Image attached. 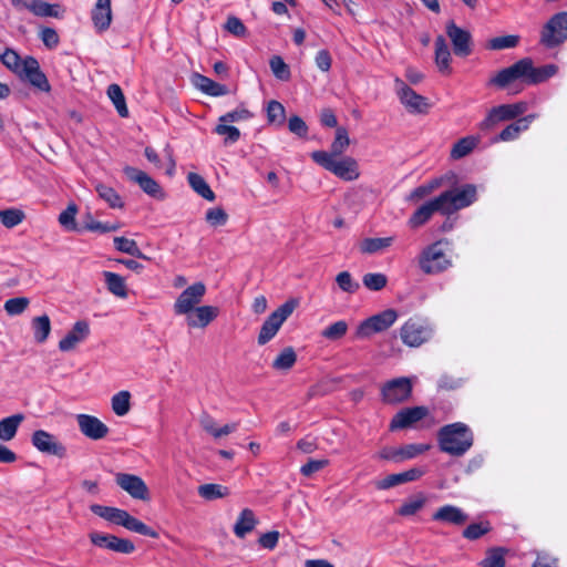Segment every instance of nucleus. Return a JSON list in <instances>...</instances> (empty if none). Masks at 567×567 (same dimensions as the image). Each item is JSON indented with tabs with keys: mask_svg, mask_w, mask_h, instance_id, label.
<instances>
[{
	"mask_svg": "<svg viewBox=\"0 0 567 567\" xmlns=\"http://www.w3.org/2000/svg\"><path fill=\"white\" fill-rule=\"evenodd\" d=\"M434 213L443 215V206L437 197L421 205L409 218L408 225L410 228L415 229L426 224Z\"/></svg>",
	"mask_w": 567,
	"mask_h": 567,
	"instance_id": "nucleus-23",
	"label": "nucleus"
},
{
	"mask_svg": "<svg viewBox=\"0 0 567 567\" xmlns=\"http://www.w3.org/2000/svg\"><path fill=\"white\" fill-rule=\"evenodd\" d=\"M350 145V138L348 131L344 127H338L336 131V137L330 146L328 154H333V157H339Z\"/></svg>",
	"mask_w": 567,
	"mask_h": 567,
	"instance_id": "nucleus-48",
	"label": "nucleus"
},
{
	"mask_svg": "<svg viewBox=\"0 0 567 567\" xmlns=\"http://www.w3.org/2000/svg\"><path fill=\"white\" fill-rule=\"evenodd\" d=\"M423 474L424 472L422 470L414 467L402 473L388 475L386 477L377 481L374 485L378 489L384 491L408 482L416 481Z\"/></svg>",
	"mask_w": 567,
	"mask_h": 567,
	"instance_id": "nucleus-28",
	"label": "nucleus"
},
{
	"mask_svg": "<svg viewBox=\"0 0 567 567\" xmlns=\"http://www.w3.org/2000/svg\"><path fill=\"white\" fill-rule=\"evenodd\" d=\"M78 206L74 203L68 205V207L59 215L60 225L69 230L75 231L79 230L78 224L75 221V216L78 214Z\"/></svg>",
	"mask_w": 567,
	"mask_h": 567,
	"instance_id": "nucleus-51",
	"label": "nucleus"
},
{
	"mask_svg": "<svg viewBox=\"0 0 567 567\" xmlns=\"http://www.w3.org/2000/svg\"><path fill=\"white\" fill-rule=\"evenodd\" d=\"M431 327L415 318L409 319L400 330V337L404 344L408 347H420L427 342L432 337Z\"/></svg>",
	"mask_w": 567,
	"mask_h": 567,
	"instance_id": "nucleus-9",
	"label": "nucleus"
},
{
	"mask_svg": "<svg viewBox=\"0 0 567 567\" xmlns=\"http://www.w3.org/2000/svg\"><path fill=\"white\" fill-rule=\"evenodd\" d=\"M347 331L348 323L344 320H339L322 330L321 336L327 340L337 341L344 337Z\"/></svg>",
	"mask_w": 567,
	"mask_h": 567,
	"instance_id": "nucleus-55",
	"label": "nucleus"
},
{
	"mask_svg": "<svg viewBox=\"0 0 567 567\" xmlns=\"http://www.w3.org/2000/svg\"><path fill=\"white\" fill-rule=\"evenodd\" d=\"M567 41V11L554 14L543 27L539 42L547 49H554Z\"/></svg>",
	"mask_w": 567,
	"mask_h": 567,
	"instance_id": "nucleus-7",
	"label": "nucleus"
},
{
	"mask_svg": "<svg viewBox=\"0 0 567 567\" xmlns=\"http://www.w3.org/2000/svg\"><path fill=\"white\" fill-rule=\"evenodd\" d=\"M218 315L219 309L215 306H198L186 315V322L190 328H205L215 320Z\"/></svg>",
	"mask_w": 567,
	"mask_h": 567,
	"instance_id": "nucleus-26",
	"label": "nucleus"
},
{
	"mask_svg": "<svg viewBox=\"0 0 567 567\" xmlns=\"http://www.w3.org/2000/svg\"><path fill=\"white\" fill-rule=\"evenodd\" d=\"M363 285L372 291H379L386 286L388 279L383 274H365L363 276Z\"/></svg>",
	"mask_w": 567,
	"mask_h": 567,
	"instance_id": "nucleus-60",
	"label": "nucleus"
},
{
	"mask_svg": "<svg viewBox=\"0 0 567 567\" xmlns=\"http://www.w3.org/2000/svg\"><path fill=\"white\" fill-rule=\"evenodd\" d=\"M336 281L339 288L348 293H354L359 288V282L354 281L349 271H341L337 275Z\"/></svg>",
	"mask_w": 567,
	"mask_h": 567,
	"instance_id": "nucleus-58",
	"label": "nucleus"
},
{
	"mask_svg": "<svg viewBox=\"0 0 567 567\" xmlns=\"http://www.w3.org/2000/svg\"><path fill=\"white\" fill-rule=\"evenodd\" d=\"M80 432L90 440L99 441L104 439L110 429L100 419L90 414H78L75 416Z\"/></svg>",
	"mask_w": 567,
	"mask_h": 567,
	"instance_id": "nucleus-20",
	"label": "nucleus"
},
{
	"mask_svg": "<svg viewBox=\"0 0 567 567\" xmlns=\"http://www.w3.org/2000/svg\"><path fill=\"white\" fill-rule=\"evenodd\" d=\"M115 482L132 498L140 501L150 499L148 487L140 476L128 473H117L115 475Z\"/></svg>",
	"mask_w": 567,
	"mask_h": 567,
	"instance_id": "nucleus-15",
	"label": "nucleus"
},
{
	"mask_svg": "<svg viewBox=\"0 0 567 567\" xmlns=\"http://www.w3.org/2000/svg\"><path fill=\"white\" fill-rule=\"evenodd\" d=\"M394 243V237H381V238H364L359 245V249L362 254L372 255L381 252Z\"/></svg>",
	"mask_w": 567,
	"mask_h": 567,
	"instance_id": "nucleus-33",
	"label": "nucleus"
},
{
	"mask_svg": "<svg viewBox=\"0 0 567 567\" xmlns=\"http://www.w3.org/2000/svg\"><path fill=\"white\" fill-rule=\"evenodd\" d=\"M257 523L258 520L254 512L249 508H245L240 512L235 523L234 533L237 537L244 538L256 527Z\"/></svg>",
	"mask_w": 567,
	"mask_h": 567,
	"instance_id": "nucleus-32",
	"label": "nucleus"
},
{
	"mask_svg": "<svg viewBox=\"0 0 567 567\" xmlns=\"http://www.w3.org/2000/svg\"><path fill=\"white\" fill-rule=\"evenodd\" d=\"M434 54H435V64L439 71L443 74H450L452 72L451 61L452 55L446 43V40L443 35H439L434 41Z\"/></svg>",
	"mask_w": 567,
	"mask_h": 567,
	"instance_id": "nucleus-30",
	"label": "nucleus"
},
{
	"mask_svg": "<svg viewBox=\"0 0 567 567\" xmlns=\"http://www.w3.org/2000/svg\"><path fill=\"white\" fill-rule=\"evenodd\" d=\"M107 96L113 102L117 113L122 117L128 116V109L126 106L125 96L120 85L111 84L107 87Z\"/></svg>",
	"mask_w": 567,
	"mask_h": 567,
	"instance_id": "nucleus-44",
	"label": "nucleus"
},
{
	"mask_svg": "<svg viewBox=\"0 0 567 567\" xmlns=\"http://www.w3.org/2000/svg\"><path fill=\"white\" fill-rule=\"evenodd\" d=\"M477 143H478L477 137H474V136L463 137L454 144V146L451 151V156L454 159L462 158V157L468 155L475 148Z\"/></svg>",
	"mask_w": 567,
	"mask_h": 567,
	"instance_id": "nucleus-47",
	"label": "nucleus"
},
{
	"mask_svg": "<svg viewBox=\"0 0 567 567\" xmlns=\"http://www.w3.org/2000/svg\"><path fill=\"white\" fill-rule=\"evenodd\" d=\"M225 28L229 33L236 37H244L247 32V29L241 20L234 16L228 17Z\"/></svg>",
	"mask_w": 567,
	"mask_h": 567,
	"instance_id": "nucleus-64",
	"label": "nucleus"
},
{
	"mask_svg": "<svg viewBox=\"0 0 567 567\" xmlns=\"http://www.w3.org/2000/svg\"><path fill=\"white\" fill-rule=\"evenodd\" d=\"M214 132L218 135L226 136L225 143H235L240 137V132L237 127L227 125V123L219 122Z\"/></svg>",
	"mask_w": 567,
	"mask_h": 567,
	"instance_id": "nucleus-61",
	"label": "nucleus"
},
{
	"mask_svg": "<svg viewBox=\"0 0 567 567\" xmlns=\"http://www.w3.org/2000/svg\"><path fill=\"white\" fill-rule=\"evenodd\" d=\"M296 307L297 301L288 300L270 313L262 323L258 334V343L260 346L266 344L277 334L282 323L293 312Z\"/></svg>",
	"mask_w": 567,
	"mask_h": 567,
	"instance_id": "nucleus-8",
	"label": "nucleus"
},
{
	"mask_svg": "<svg viewBox=\"0 0 567 567\" xmlns=\"http://www.w3.org/2000/svg\"><path fill=\"white\" fill-rule=\"evenodd\" d=\"M30 301L25 297L8 299L4 302V310L10 316L21 315L29 306Z\"/></svg>",
	"mask_w": 567,
	"mask_h": 567,
	"instance_id": "nucleus-59",
	"label": "nucleus"
},
{
	"mask_svg": "<svg viewBox=\"0 0 567 567\" xmlns=\"http://www.w3.org/2000/svg\"><path fill=\"white\" fill-rule=\"evenodd\" d=\"M473 443V431L465 423L446 424L437 431V444L441 452L451 456H463L470 451Z\"/></svg>",
	"mask_w": 567,
	"mask_h": 567,
	"instance_id": "nucleus-2",
	"label": "nucleus"
},
{
	"mask_svg": "<svg viewBox=\"0 0 567 567\" xmlns=\"http://www.w3.org/2000/svg\"><path fill=\"white\" fill-rule=\"evenodd\" d=\"M435 522L446 523L454 526H463L468 520V515L455 505H443L432 515Z\"/></svg>",
	"mask_w": 567,
	"mask_h": 567,
	"instance_id": "nucleus-25",
	"label": "nucleus"
},
{
	"mask_svg": "<svg viewBox=\"0 0 567 567\" xmlns=\"http://www.w3.org/2000/svg\"><path fill=\"white\" fill-rule=\"evenodd\" d=\"M286 111L284 105L278 101H270L267 106L268 122L271 124L282 125L285 122Z\"/></svg>",
	"mask_w": 567,
	"mask_h": 567,
	"instance_id": "nucleus-56",
	"label": "nucleus"
},
{
	"mask_svg": "<svg viewBox=\"0 0 567 567\" xmlns=\"http://www.w3.org/2000/svg\"><path fill=\"white\" fill-rule=\"evenodd\" d=\"M206 293V286L198 281L181 292L174 302V312L178 316H186L192 312L202 302Z\"/></svg>",
	"mask_w": 567,
	"mask_h": 567,
	"instance_id": "nucleus-10",
	"label": "nucleus"
},
{
	"mask_svg": "<svg viewBox=\"0 0 567 567\" xmlns=\"http://www.w3.org/2000/svg\"><path fill=\"white\" fill-rule=\"evenodd\" d=\"M195 84L202 92L210 96H223L228 93L226 85L217 83L212 79L200 74L196 75Z\"/></svg>",
	"mask_w": 567,
	"mask_h": 567,
	"instance_id": "nucleus-36",
	"label": "nucleus"
},
{
	"mask_svg": "<svg viewBox=\"0 0 567 567\" xmlns=\"http://www.w3.org/2000/svg\"><path fill=\"white\" fill-rule=\"evenodd\" d=\"M395 92L400 102L410 113L423 114L430 109V103L425 96L417 94L408 86L401 79H395Z\"/></svg>",
	"mask_w": 567,
	"mask_h": 567,
	"instance_id": "nucleus-12",
	"label": "nucleus"
},
{
	"mask_svg": "<svg viewBox=\"0 0 567 567\" xmlns=\"http://www.w3.org/2000/svg\"><path fill=\"white\" fill-rule=\"evenodd\" d=\"M443 206V215L450 216L471 206L477 199V188L473 184H465L443 192L439 195Z\"/></svg>",
	"mask_w": 567,
	"mask_h": 567,
	"instance_id": "nucleus-6",
	"label": "nucleus"
},
{
	"mask_svg": "<svg viewBox=\"0 0 567 567\" xmlns=\"http://www.w3.org/2000/svg\"><path fill=\"white\" fill-rule=\"evenodd\" d=\"M103 277L106 288L112 295L122 299L127 297L128 292L123 277L112 271H103Z\"/></svg>",
	"mask_w": 567,
	"mask_h": 567,
	"instance_id": "nucleus-34",
	"label": "nucleus"
},
{
	"mask_svg": "<svg viewBox=\"0 0 567 567\" xmlns=\"http://www.w3.org/2000/svg\"><path fill=\"white\" fill-rule=\"evenodd\" d=\"M25 7L35 16L38 17H53L59 18V6L58 4H50L48 2H44L42 0H33L29 4H25Z\"/></svg>",
	"mask_w": 567,
	"mask_h": 567,
	"instance_id": "nucleus-45",
	"label": "nucleus"
},
{
	"mask_svg": "<svg viewBox=\"0 0 567 567\" xmlns=\"http://www.w3.org/2000/svg\"><path fill=\"white\" fill-rule=\"evenodd\" d=\"M25 218L23 210L18 208H8L0 210V221L7 228H13L21 224Z\"/></svg>",
	"mask_w": 567,
	"mask_h": 567,
	"instance_id": "nucleus-50",
	"label": "nucleus"
},
{
	"mask_svg": "<svg viewBox=\"0 0 567 567\" xmlns=\"http://www.w3.org/2000/svg\"><path fill=\"white\" fill-rule=\"evenodd\" d=\"M92 21L99 32L110 28L112 22L111 0H97L92 10Z\"/></svg>",
	"mask_w": 567,
	"mask_h": 567,
	"instance_id": "nucleus-29",
	"label": "nucleus"
},
{
	"mask_svg": "<svg viewBox=\"0 0 567 567\" xmlns=\"http://www.w3.org/2000/svg\"><path fill=\"white\" fill-rule=\"evenodd\" d=\"M124 174L131 182L137 184L148 196L157 199L164 198V193L159 184L145 172L132 166H126L124 167Z\"/></svg>",
	"mask_w": 567,
	"mask_h": 567,
	"instance_id": "nucleus-17",
	"label": "nucleus"
},
{
	"mask_svg": "<svg viewBox=\"0 0 567 567\" xmlns=\"http://www.w3.org/2000/svg\"><path fill=\"white\" fill-rule=\"evenodd\" d=\"M198 495L206 501L224 498L230 494L227 486L220 484H203L197 488Z\"/></svg>",
	"mask_w": 567,
	"mask_h": 567,
	"instance_id": "nucleus-39",
	"label": "nucleus"
},
{
	"mask_svg": "<svg viewBox=\"0 0 567 567\" xmlns=\"http://www.w3.org/2000/svg\"><path fill=\"white\" fill-rule=\"evenodd\" d=\"M311 158L341 179L354 181L360 176L358 162L353 157L338 158L326 151H316L311 153Z\"/></svg>",
	"mask_w": 567,
	"mask_h": 567,
	"instance_id": "nucleus-4",
	"label": "nucleus"
},
{
	"mask_svg": "<svg viewBox=\"0 0 567 567\" xmlns=\"http://www.w3.org/2000/svg\"><path fill=\"white\" fill-rule=\"evenodd\" d=\"M252 116V114L246 109H237L235 111L228 112L219 117V122L221 123H233L239 122L244 120H248Z\"/></svg>",
	"mask_w": 567,
	"mask_h": 567,
	"instance_id": "nucleus-63",
	"label": "nucleus"
},
{
	"mask_svg": "<svg viewBox=\"0 0 567 567\" xmlns=\"http://www.w3.org/2000/svg\"><path fill=\"white\" fill-rule=\"evenodd\" d=\"M536 114H528L508 124L492 140L493 143L516 141L523 132L529 128V125L536 120Z\"/></svg>",
	"mask_w": 567,
	"mask_h": 567,
	"instance_id": "nucleus-24",
	"label": "nucleus"
},
{
	"mask_svg": "<svg viewBox=\"0 0 567 567\" xmlns=\"http://www.w3.org/2000/svg\"><path fill=\"white\" fill-rule=\"evenodd\" d=\"M429 413L425 406L406 408L399 411L390 423V430L406 429L421 421Z\"/></svg>",
	"mask_w": 567,
	"mask_h": 567,
	"instance_id": "nucleus-21",
	"label": "nucleus"
},
{
	"mask_svg": "<svg viewBox=\"0 0 567 567\" xmlns=\"http://www.w3.org/2000/svg\"><path fill=\"white\" fill-rule=\"evenodd\" d=\"M269 65L274 75L281 81L290 79V70L281 56L275 55L270 59Z\"/></svg>",
	"mask_w": 567,
	"mask_h": 567,
	"instance_id": "nucleus-57",
	"label": "nucleus"
},
{
	"mask_svg": "<svg viewBox=\"0 0 567 567\" xmlns=\"http://www.w3.org/2000/svg\"><path fill=\"white\" fill-rule=\"evenodd\" d=\"M557 72L558 66L555 64H546L535 68L530 58H524L513 65L501 70L489 80L488 84L504 89L509 83L520 80L527 85H535L547 81Z\"/></svg>",
	"mask_w": 567,
	"mask_h": 567,
	"instance_id": "nucleus-1",
	"label": "nucleus"
},
{
	"mask_svg": "<svg viewBox=\"0 0 567 567\" xmlns=\"http://www.w3.org/2000/svg\"><path fill=\"white\" fill-rule=\"evenodd\" d=\"M430 449L429 444H406L401 447H383L379 453L378 457L395 463L411 460L417 455L426 452Z\"/></svg>",
	"mask_w": 567,
	"mask_h": 567,
	"instance_id": "nucleus-16",
	"label": "nucleus"
},
{
	"mask_svg": "<svg viewBox=\"0 0 567 567\" xmlns=\"http://www.w3.org/2000/svg\"><path fill=\"white\" fill-rule=\"evenodd\" d=\"M0 59L1 62L17 75H20L24 69V60H22L20 55L11 49H7Z\"/></svg>",
	"mask_w": 567,
	"mask_h": 567,
	"instance_id": "nucleus-52",
	"label": "nucleus"
},
{
	"mask_svg": "<svg viewBox=\"0 0 567 567\" xmlns=\"http://www.w3.org/2000/svg\"><path fill=\"white\" fill-rule=\"evenodd\" d=\"M396 319L398 312L394 309H386L362 321L357 329V337L369 338L373 333L385 331Z\"/></svg>",
	"mask_w": 567,
	"mask_h": 567,
	"instance_id": "nucleus-11",
	"label": "nucleus"
},
{
	"mask_svg": "<svg viewBox=\"0 0 567 567\" xmlns=\"http://www.w3.org/2000/svg\"><path fill=\"white\" fill-rule=\"evenodd\" d=\"M114 247L121 251L128 254L135 258L148 259L142 250L140 249L137 243L134 239H128L126 237H114L113 238Z\"/></svg>",
	"mask_w": 567,
	"mask_h": 567,
	"instance_id": "nucleus-42",
	"label": "nucleus"
},
{
	"mask_svg": "<svg viewBox=\"0 0 567 567\" xmlns=\"http://www.w3.org/2000/svg\"><path fill=\"white\" fill-rule=\"evenodd\" d=\"M31 328L33 331L34 340L37 343H43L47 341L51 332V321L49 316L43 315L32 319Z\"/></svg>",
	"mask_w": 567,
	"mask_h": 567,
	"instance_id": "nucleus-37",
	"label": "nucleus"
},
{
	"mask_svg": "<svg viewBox=\"0 0 567 567\" xmlns=\"http://www.w3.org/2000/svg\"><path fill=\"white\" fill-rule=\"evenodd\" d=\"M112 410L117 416H124L131 409V393L128 391H120L112 396Z\"/></svg>",
	"mask_w": 567,
	"mask_h": 567,
	"instance_id": "nucleus-46",
	"label": "nucleus"
},
{
	"mask_svg": "<svg viewBox=\"0 0 567 567\" xmlns=\"http://www.w3.org/2000/svg\"><path fill=\"white\" fill-rule=\"evenodd\" d=\"M412 394V383L408 378L388 381L381 389L382 401L386 404H400Z\"/></svg>",
	"mask_w": 567,
	"mask_h": 567,
	"instance_id": "nucleus-13",
	"label": "nucleus"
},
{
	"mask_svg": "<svg viewBox=\"0 0 567 567\" xmlns=\"http://www.w3.org/2000/svg\"><path fill=\"white\" fill-rule=\"evenodd\" d=\"M89 537L92 544L101 548H106L121 554H131L135 550V546L130 539L97 532L91 533Z\"/></svg>",
	"mask_w": 567,
	"mask_h": 567,
	"instance_id": "nucleus-19",
	"label": "nucleus"
},
{
	"mask_svg": "<svg viewBox=\"0 0 567 567\" xmlns=\"http://www.w3.org/2000/svg\"><path fill=\"white\" fill-rule=\"evenodd\" d=\"M297 361V355L291 347L285 348L272 362L276 370H289Z\"/></svg>",
	"mask_w": 567,
	"mask_h": 567,
	"instance_id": "nucleus-49",
	"label": "nucleus"
},
{
	"mask_svg": "<svg viewBox=\"0 0 567 567\" xmlns=\"http://www.w3.org/2000/svg\"><path fill=\"white\" fill-rule=\"evenodd\" d=\"M89 333L90 327L87 322L76 321L66 336L60 340L59 349L64 352L73 350L80 342L87 338Z\"/></svg>",
	"mask_w": 567,
	"mask_h": 567,
	"instance_id": "nucleus-27",
	"label": "nucleus"
},
{
	"mask_svg": "<svg viewBox=\"0 0 567 567\" xmlns=\"http://www.w3.org/2000/svg\"><path fill=\"white\" fill-rule=\"evenodd\" d=\"M23 420L24 416L21 413L2 419L0 421V440L6 442L11 441L16 436L18 427Z\"/></svg>",
	"mask_w": 567,
	"mask_h": 567,
	"instance_id": "nucleus-35",
	"label": "nucleus"
},
{
	"mask_svg": "<svg viewBox=\"0 0 567 567\" xmlns=\"http://www.w3.org/2000/svg\"><path fill=\"white\" fill-rule=\"evenodd\" d=\"M507 549L504 547H492L486 550L485 558L480 561V567H505V555Z\"/></svg>",
	"mask_w": 567,
	"mask_h": 567,
	"instance_id": "nucleus-40",
	"label": "nucleus"
},
{
	"mask_svg": "<svg viewBox=\"0 0 567 567\" xmlns=\"http://www.w3.org/2000/svg\"><path fill=\"white\" fill-rule=\"evenodd\" d=\"M447 244L446 240H437L421 251L417 264L422 272L437 275L452 266V260L446 254Z\"/></svg>",
	"mask_w": 567,
	"mask_h": 567,
	"instance_id": "nucleus-5",
	"label": "nucleus"
},
{
	"mask_svg": "<svg viewBox=\"0 0 567 567\" xmlns=\"http://www.w3.org/2000/svg\"><path fill=\"white\" fill-rule=\"evenodd\" d=\"M23 68V71L19 75L21 79L29 81L41 91L48 92L50 90L49 81L45 74L40 70L39 62L34 58L27 56Z\"/></svg>",
	"mask_w": 567,
	"mask_h": 567,
	"instance_id": "nucleus-22",
	"label": "nucleus"
},
{
	"mask_svg": "<svg viewBox=\"0 0 567 567\" xmlns=\"http://www.w3.org/2000/svg\"><path fill=\"white\" fill-rule=\"evenodd\" d=\"M513 121L506 104L492 107L480 123L481 131H491L502 122Z\"/></svg>",
	"mask_w": 567,
	"mask_h": 567,
	"instance_id": "nucleus-31",
	"label": "nucleus"
},
{
	"mask_svg": "<svg viewBox=\"0 0 567 567\" xmlns=\"http://www.w3.org/2000/svg\"><path fill=\"white\" fill-rule=\"evenodd\" d=\"M90 509L95 515L114 523L116 525L123 526L126 529L148 536L152 538H157L158 533L148 527L146 524H144L142 520L133 517L128 514V512L124 509H120L116 507H110V506H103L99 504H93L90 506Z\"/></svg>",
	"mask_w": 567,
	"mask_h": 567,
	"instance_id": "nucleus-3",
	"label": "nucleus"
},
{
	"mask_svg": "<svg viewBox=\"0 0 567 567\" xmlns=\"http://www.w3.org/2000/svg\"><path fill=\"white\" fill-rule=\"evenodd\" d=\"M95 190L99 195V197L101 199H103L105 203H107V205L111 207V208H123L124 207V202L122 199V197L118 195V193L103 184V183H97L95 185Z\"/></svg>",
	"mask_w": 567,
	"mask_h": 567,
	"instance_id": "nucleus-38",
	"label": "nucleus"
},
{
	"mask_svg": "<svg viewBox=\"0 0 567 567\" xmlns=\"http://www.w3.org/2000/svg\"><path fill=\"white\" fill-rule=\"evenodd\" d=\"M228 215L227 213L220 208V207H214L209 208L206 212V221L210 224L212 226H223L227 223Z\"/></svg>",
	"mask_w": 567,
	"mask_h": 567,
	"instance_id": "nucleus-62",
	"label": "nucleus"
},
{
	"mask_svg": "<svg viewBox=\"0 0 567 567\" xmlns=\"http://www.w3.org/2000/svg\"><path fill=\"white\" fill-rule=\"evenodd\" d=\"M31 442L41 453L54 455L59 458L66 456V447L53 434L44 430L34 431Z\"/></svg>",
	"mask_w": 567,
	"mask_h": 567,
	"instance_id": "nucleus-14",
	"label": "nucleus"
},
{
	"mask_svg": "<svg viewBox=\"0 0 567 567\" xmlns=\"http://www.w3.org/2000/svg\"><path fill=\"white\" fill-rule=\"evenodd\" d=\"M187 181L190 187L203 198L213 202L215 199V194L210 189L209 185L206 181L197 173H189L187 175Z\"/></svg>",
	"mask_w": 567,
	"mask_h": 567,
	"instance_id": "nucleus-41",
	"label": "nucleus"
},
{
	"mask_svg": "<svg viewBox=\"0 0 567 567\" xmlns=\"http://www.w3.org/2000/svg\"><path fill=\"white\" fill-rule=\"evenodd\" d=\"M492 529L489 522H480V523H473L470 524L463 532L462 536L468 540H476L487 533H489Z\"/></svg>",
	"mask_w": 567,
	"mask_h": 567,
	"instance_id": "nucleus-54",
	"label": "nucleus"
},
{
	"mask_svg": "<svg viewBox=\"0 0 567 567\" xmlns=\"http://www.w3.org/2000/svg\"><path fill=\"white\" fill-rule=\"evenodd\" d=\"M426 504V496L423 493H419L406 499L398 509V514L401 516H412L421 511Z\"/></svg>",
	"mask_w": 567,
	"mask_h": 567,
	"instance_id": "nucleus-43",
	"label": "nucleus"
},
{
	"mask_svg": "<svg viewBox=\"0 0 567 567\" xmlns=\"http://www.w3.org/2000/svg\"><path fill=\"white\" fill-rule=\"evenodd\" d=\"M519 43V35H502L488 40L486 48L489 50H504L517 47Z\"/></svg>",
	"mask_w": 567,
	"mask_h": 567,
	"instance_id": "nucleus-53",
	"label": "nucleus"
},
{
	"mask_svg": "<svg viewBox=\"0 0 567 567\" xmlns=\"http://www.w3.org/2000/svg\"><path fill=\"white\" fill-rule=\"evenodd\" d=\"M446 34L450 38L454 53L457 56H468L472 53V35L468 31L456 25L454 21L446 23Z\"/></svg>",
	"mask_w": 567,
	"mask_h": 567,
	"instance_id": "nucleus-18",
	"label": "nucleus"
}]
</instances>
